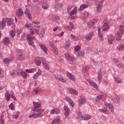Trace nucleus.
<instances>
[{"label": "nucleus", "mask_w": 124, "mask_h": 124, "mask_svg": "<svg viewBox=\"0 0 124 124\" xmlns=\"http://www.w3.org/2000/svg\"><path fill=\"white\" fill-rule=\"evenodd\" d=\"M16 52H17L19 55H23V51L21 49H16Z\"/></svg>", "instance_id": "nucleus-60"}, {"label": "nucleus", "mask_w": 124, "mask_h": 124, "mask_svg": "<svg viewBox=\"0 0 124 124\" xmlns=\"http://www.w3.org/2000/svg\"><path fill=\"white\" fill-rule=\"evenodd\" d=\"M66 75L68 77L70 80H71L72 81H75V77H74L73 75L69 73V72H66Z\"/></svg>", "instance_id": "nucleus-13"}, {"label": "nucleus", "mask_w": 124, "mask_h": 124, "mask_svg": "<svg viewBox=\"0 0 124 124\" xmlns=\"http://www.w3.org/2000/svg\"><path fill=\"white\" fill-rule=\"evenodd\" d=\"M63 33H64V32H63V31H62L61 33H59V34H58L57 35V36H59V37H62V36L63 35Z\"/></svg>", "instance_id": "nucleus-64"}, {"label": "nucleus", "mask_w": 124, "mask_h": 124, "mask_svg": "<svg viewBox=\"0 0 124 124\" xmlns=\"http://www.w3.org/2000/svg\"><path fill=\"white\" fill-rule=\"evenodd\" d=\"M55 78L62 83H65L66 79L63 78L61 75L56 74L54 75Z\"/></svg>", "instance_id": "nucleus-8"}, {"label": "nucleus", "mask_w": 124, "mask_h": 124, "mask_svg": "<svg viewBox=\"0 0 124 124\" xmlns=\"http://www.w3.org/2000/svg\"><path fill=\"white\" fill-rule=\"evenodd\" d=\"M41 59L44 68L46 69V70H47V71H49V70H50V67H49L48 63H47V62H46V61L45 60V58H44V57H42Z\"/></svg>", "instance_id": "nucleus-5"}, {"label": "nucleus", "mask_w": 124, "mask_h": 124, "mask_svg": "<svg viewBox=\"0 0 124 124\" xmlns=\"http://www.w3.org/2000/svg\"><path fill=\"white\" fill-rule=\"evenodd\" d=\"M25 14L26 17H27L29 20H31V11L30 10L26 9L25 12Z\"/></svg>", "instance_id": "nucleus-18"}, {"label": "nucleus", "mask_w": 124, "mask_h": 124, "mask_svg": "<svg viewBox=\"0 0 124 124\" xmlns=\"http://www.w3.org/2000/svg\"><path fill=\"white\" fill-rule=\"evenodd\" d=\"M116 66H117V67H119V68H124V65L122 63H119L116 64Z\"/></svg>", "instance_id": "nucleus-44"}, {"label": "nucleus", "mask_w": 124, "mask_h": 124, "mask_svg": "<svg viewBox=\"0 0 124 124\" xmlns=\"http://www.w3.org/2000/svg\"><path fill=\"white\" fill-rule=\"evenodd\" d=\"M33 104L34 105V108L33 109V111L34 112H37V113H38L33 114L34 118H42L43 117V114H42V113L44 112V109L38 108L41 107V103L33 102Z\"/></svg>", "instance_id": "nucleus-2"}, {"label": "nucleus", "mask_w": 124, "mask_h": 124, "mask_svg": "<svg viewBox=\"0 0 124 124\" xmlns=\"http://www.w3.org/2000/svg\"><path fill=\"white\" fill-rule=\"evenodd\" d=\"M85 53L83 51H80L78 52V54H77L78 57H83L84 56Z\"/></svg>", "instance_id": "nucleus-38"}, {"label": "nucleus", "mask_w": 124, "mask_h": 124, "mask_svg": "<svg viewBox=\"0 0 124 124\" xmlns=\"http://www.w3.org/2000/svg\"><path fill=\"white\" fill-rule=\"evenodd\" d=\"M36 69L35 68H33L29 69H26V72H27V73H33V72H35Z\"/></svg>", "instance_id": "nucleus-30"}, {"label": "nucleus", "mask_w": 124, "mask_h": 124, "mask_svg": "<svg viewBox=\"0 0 124 124\" xmlns=\"http://www.w3.org/2000/svg\"><path fill=\"white\" fill-rule=\"evenodd\" d=\"M102 98V95H100L97 96L96 98V102H99V101H100Z\"/></svg>", "instance_id": "nucleus-41"}, {"label": "nucleus", "mask_w": 124, "mask_h": 124, "mask_svg": "<svg viewBox=\"0 0 124 124\" xmlns=\"http://www.w3.org/2000/svg\"><path fill=\"white\" fill-rule=\"evenodd\" d=\"M80 50V46H77L75 47V52H77L78 51H79Z\"/></svg>", "instance_id": "nucleus-59"}, {"label": "nucleus", "mask_w": 124, "mask_h": 124, "mask_svg": "<svg viewBox=\"0 0 124 124\" xmlns=\"http://www.w3.org/2000/svg\"><path fill=\"white\" fill-rule=\"evenodd\" d=\"M22 33V30H17V37H20V34Z\"/></svg>", "instance_id": "nucleus-57"}, {"label": "nucleus", "mask_w": 124, "mask_h": 124, "mask_svg": "<svg viewBox=\"0 0 124 124\" xmlns=\"http://www.w3.org/2000/svg\"><path fill=\"white\" fill-rule=\"evenodd\" d=\"M46 29L47 28L45 26L42 28L40 32V36H39L40 38H42V37H44V34H45V31H46Z\"/></svg>", "instance_id": "nucleus-15"}, {"label": "nucleus", "mask_w": 124, "mask_h": 124, "mask_svg": "<svg viewBox=\"0 0 124 124\" xmlns=\"http://www.w3.org/2000/svg\"><path fill=\"white\" fill-rule=\"evenodd\" d=\"M64 56H65V59H66L67 61H68L69 58H70V55L67 53H66L64 54Z\"/></svg>", "instance_id": "nucleus-45"}, {"label": "nucleus", "mask_w": 124, "mask_h": 124, "mask_svg": "<svg viewBox=\"0 0 124 124\" xmlns=\"http://www.w3.org/2000/svg\"><path fill=\"white\" fill-rule=\"evenodd\" d=\"M83 16L84 18H88V17H89V13L88 12H84L83 14Z\"/></svg>", "instance_id": "nucleus-56"}, {"label": "nucleus", "mask_w": 124, "mask_h": 124, "mask_svg": "<svg viewBox=\"0 0 124 124\" xmlns=\"http://www.w3.org/2000/svg\"><path fill=\"white\" fill-rule=\"evenodd\" d=\"M34 32L37 35L40 36V34L39 33V30L33 28L32 29H30V33L28 34L27 35V39L28 41V43L29 45H31V46H32L33 48L35 47V46H34V42H33V40H35L36 38L35 37L32 36L33 34H34Z\"/></svg>", "instance_id": "nucleus-1"}, {"label": "nucleus", "mask_w": 124, "mask_h": 124, "mask_svg": "<svg viewBox=\"0 0 124 124\" xmlns=\"http://www.w3.org/2000/svg\"><path fill=\"white\" fill-rule=\"evenodd\" d=\"M110 28V26H109V24L107 23H105L104 24V29L103 31H108Z\"/></svg>", "instance_id": "nucleus-32"}, {"label": "nucleus", "mask_w": 124, "mask_h": 124, "mask_svg": "<svg viewBox=\"0 0 124 124\" xmlns=\"http://www.w3.org/2000/svg\"><path fill=\"white\" fill-rule=\"evenodd\" d=\"M19 61H24V60H25V55H19Z\"/></svg>", "instance_id": "nucleus-43"}, {"label": "nucleus", "mask_w": 124, "mask_h": 124, "mask_svg": "<svg viewBox=\"0 0 124 124\" xmlns=\"http://www.w3.org/2000/svg\"><path fill=\"white\" fill-rule=\"evenodd\" d=\"M61 122V117L60 116H58L55 120H53L52 121L51 123L52 124H60Z\"/></svg>", "instance_id": "nucleus-24"}, {"label": "nucleus", "mask_w": 124, "mask_h": 124, "mask_svg": "<svg viewBox=\"0 0 124 124\" xmlns=\"http://www.w3.org/2000/svg\"><path fill=\"white\" fill-rule=\"evenodd\" d=\"M6 24V23L5 21L2 20L1 22V27L2 28H4L5 27V25Z\"/></svg>", "instance_id": "nucleus-61"}, {"label": "nucleus", "mask_w": 124, "mask_h": 124, "mask_svg": "<svg viewBox=\"0 0 124 124\" xmlns=\"http://www.w3.org/2000/svg\"><path fill=\"white\" fill-rule=\"evenodd\" d=\"M87 102V100L83 96H81L78 100V106H82V105L85 104Z\"/></svg>", "instance_id": "nucleus-10"}, {"label": "nucleus", "mask_w": 124, "mask_h": 124, "mask_svg": "<svg viewBox=\"0 0 124 124\" xmlns=\"http://www.w3.org/2000/svg\"><path fill=\"white\" fill-rule=\"evenodd\" d=\"M14 74L16 76H18L19 74H21V76H22V77H23V78H27V73H26V72H20L19 71V70H16L14 72Z\"/></svg>", "instance_id": "nucleus-7"}, {"label": "nucleus", "mask_w": 124, "mask_h": 124, "mask_svg": "<svg viewBox=\"0 0 124 124\" xmlns=\"http://www.w3.org/2000/svg\"><path fill=\"white\" fill-rule=\"evenodd\" d=\"M71 8H72V6L70 5H68L67 6V11L68 12H70V11H71Z\"/></svg>", "instance_id": "nucleus-62"}, {"label": "nucleus", "mask_w": 124, "mask_h": 124, "mask_svg": "<svg viewBox=\"0 0 124 124\" xmlns=\"http://www.w3.org/2000/svg\"><path fill=\"white\" fill-rule=\"evenodd\" d=\"M110 99L112 100L113 102L115 104H118V103H120V100L121 99L119 97H116V98H115L113 96H111Z\"/></svg>", "instance_id": "nucleus-14"}, {"label": "nucleus", "mask_w": 124, "mask_h": 124, "mask_svg": "<svg viewBox=\"0 0 124 124\" xmlns=\"http://www.w3.org/2000/svg\"><path fill=\"white\" fill-rule=\"evenodd\" d=\"M64 110L65 111V117H68L69 115H70V109L68 107L65 106L64 107Z\"/></svg>", "instance_id": "nucleus-11"}, {"label": "nucleus", "mask_w": 124, "mask_h": 124, "mask_svg": "<svg viewBox=\"0 0 124 124\" xmlns=\"http://www.w3.org/2000/svg\"><path fill=\"white\" fill-rule=\"evenodd\" d=\"M69 25L70 26H67V28L69 31H72V30L74 29V24H73V23L72 22H70Z\"/></svg>", "instance_id": "nucleus-28"}, {"label": "nucleus", "mask_w": 124, "mask_h": 124, "mask_svg": "<svg viewBox=\"0 0 124 124\" xmlns=\"http://www.w3.org/2000/svg\"><path fill=\"white\" fill-rule=\"evenodd\" d=\"M49 44L50 47L51 48H52V49H54V48L56 47H55V45H54V43H53V42H49Z\"/></svg>", "instance_id": "nucleus-53"}, {"label": "nucleus", "mask_w": 124, "mask_h": 124, "mask_svg": "<svg viewBox=\"0 0 124 124\" xmlns=\"http://www.w3.org/2000/svg\"><path fill=\"white\" fill-rule=\"evenodd\" d=\"M99 37L101 41H103L104 38H103V35L101 32H99L98 33Z\"/></svg>", "instance_id": "nucleus-42"}, {"label": "nucleus", "mask_w": 124, "mask_h": 124, "mask_svg": "<svg viewBox=\"0 0 124 124\" xmlns=\"http://www.w3.org/2000/svg\"><path fill=\"white\" fill-rule=\"evenodd\" d=\"M105 106H106V107L109 108L111 112H114V107L113 106V105H112V104H109L108 103H105Z\"/></svg>", "instance_id": "nucleus-19"}, {"label": "nucleus", "mask_w": 124, "mask_h": 124, "mask_svg": "<svg viewBox=\"0 0 124 124\" xmlns=\"http://www.w3.org/2000/svg\"><path fill=\"white\" fill-rule=\"evenodd\" d=\"M88 28L89 29L91 28H93L94 26L95 25V22L94 21H90L88 23Z\"/></svg>", "instance_id": "nucleus-25"}, {"label": "nucleus", "mask_w": 124, "mask_h": 124, "mask_svg": "<svg viewBox=\"0 0 124 124\" xmlns=\"http://www.w3.org/2000/svg\"><path fill=\"white\" fill-rule=\"evenodd\" d=\"M35 63L36 64V65L39 66V65H41V62L40 60H36L35 61Z\"/></svg>", "instance_id": "nucleus-49"}, {"label": "nucleus", "mask_w": 124, "mask_h": 124, "mask_svg": "<svg viewBox=\"0 0 124 124\" xmlns=\"http://www.w3.org/2000/svg\"><path fill=\"white\" fill-rule=\"evenodd\" d=\"M102 7H103V6L98 5V6L96 7V12L97 13H100V12H101Z\"/></svg>", "instance_id": "nucleus-36"}, {"label": "nucleus", "mask_w": 124, "mask_h": 124, "mask_svg": "<svg viewBox=\"0 0 124 124\" xmlns=\"http://www.w3.org/2000/svg\"><path fill=\"white\" fill-rule=\"evenodd\" d=\"M13 23V18H11L7 21V26H11Z\"/></svg>", "instance_id": "nucleus-37"}, {"label": "nucleus", "mask_w": 124, "mask_h": 124, "mask_svg": "<svg viewBox=\"0 0 124 124\" xmlns=\"http://www.w3.org/2000/svg\"><path fill=\"white\" fill-rule=\"evenodd\" d=\"M25 27L27 29H29V28H36V29H40V25H35L33 24H31V23H28L25 25Z\"/></svg>", "instance_id": "nucleus-9"}, {"label": "nucleus", "mask_w": 124, "mask_h": 124, "mask_svg": "<svg viewBox=\"0 0 124 124\" xmlns=\"http://www.w3.org/2000/svg\"><path fill=\"white\" fill-rule=\"evenodd\" d=\"M12 61H13V59L12 58H6L3 60V62L5 64H8Z\"/></svg>", "instance_id": "nucleus-23"}, {"label": "nucleus", "mask_w": 124, "mask_h": 124, "mask_svg": "<svg viewBox=\"0 0 124 124\" xmlns=\"http://www.w3.org/2000/svg\"><path fill=\"white\" fill-rule=\"evenodd\" d=\"M10 35L12 37H14L15 36V31H12L10 32Z\"/></svg>", "instance_id": "nucleus-55"}, {"label": "nucleus", "mask_w": 124, "mask_h": 124, "mask_svg": "<svg viewBox=\"0 0 124 124\" xmlns=\"http://www.w3.org/2000/svg\"><path fill=\"white\" fill-rule=\"evenodd\" d=\"M66 101H67V102H68V103H69V104H70V105L72 107H74L75 104H74V102H73V101H72V100L71 99V98L70 97H69L68 96H66Z\"/></svg>", "instance_id": "nucleus-17"}, {"label": "nucleus", "mask_w": 124, "mask_h": 124, "mask_svg": "<svg viewBox=\"0 0 124 124\" xmlns=\"http://www.w3.org/2000/svg\"><path fill=\"white\" fill-rule=\"evenodd\" d=\"M39 46L41 47V49L43 50L44 53H47V51H48V48L47 47L44 45L43 44H39Z\"/></svg>", "instance_id": "nucleus-22"}, {"label": "nucleus", "mask_w": 124, "mask_h": 124, "mask_svg": "<svg viewBox=\"0 0 124 124\" xmlns=\"http://www.w3.org/2000/svg\"><path fill=\"white\" fill-rule=\"evenodd\" d=\"M99 111L101 113H104V114H106L107 113V109L106 108L100 109Z\"/></svg>", "instance_id": "nucleus-46"}, {"label": "nucleus", "mask_w": 124, "mask_h": 124, "mask_svg": "<svg viewBox=\"0 0 124 124\" xmlns=\"http://www.w3.org/2000/svg\"><path fill=\"white\" fill-rule=\"evenodd\" d=\"M32 24H34L35 25H36V26H39L38 25H40V21H34L32 22Z\"/></svg>", "instance_id": "nucleus-51"}, {"label": "nucleus", "mask_w": 124, "mask_h": 124, "mask_svg": "<svg viewBox=\"0 0 124 124\" xmlns=\"http://www.w3.org/2000/svg\"><path fill=\"white\" fill-rule=\"evenodd\" d=\"M5 96L7 97L6 99V100H7V101H9V100H10V97L11 96V95H10V94H9V92L8 91H6Z\"/></svg>", "instance_id": "nucleus-31"}, {"label": "nucleus", "mask_w": 124, "mask_h": 124, "mask_svg": "<svg viewBox=\"0 0 124 124\" xmlns=\"http://www.w3.org/2000/svg\"><path fill=\"white\" fill-rule=\"evenodd\" d=\"M120 32L122 34H124V26L120 25Z\"/></svg>", "instance_id": "nucleus-39"}, {"label": "nucleus", "mask_w": 124, "mask_h": 124, "mask_svg": "<svg viewBox=\"0 0 124 124\" xmlns=\"http://www.w3.org/2000/svg\"><path fill=\"white\" fill-rule=\"evenodd\" d=\"M88 7H89V5L83 4L80 7L79 10H80V11H82V10H84V9H86V8H88Z\"/></svg>", "instance_id": "nucleus-35"}, {"label": "nucleus", "mask_w": 124, "mask_h": 124, "mask_svg": "<svg viewBox=\"0 0 124 124\" xmlns=\"http://www.w3.org/2000/svg\"><path fill=\"white\" fill-rule=\"evenodd\" d=\"M71 38H72L73 40H75V41L77 40V36H74L73 34H71Z\"/></svg>", "instance_id": "nucleus-50"}, {"label": "nucleus", "mask_w": 124, "mask_h": 124, "mask_svg": "<svg viewBox=\"0 0 124 124\" xmlns=\"http://www.w3.org/2000/svg\"><path fill=\"white\" fill-rule=\"evenodd\" d=\"M108 43H109V44H112L113 43V40H114V37H113L112 35H109L108 37Z\"/></svg>", "instance_id": "nucleus-27"}, {"label": "nucleus", "mask_w": 124, "mask_h": 124, "mask_svg": "<svg viewBox=\"0 0 124 124\" xmlns=\"http://www.w3.org/2000/svg\"><path fill=\"white\" fill-rule=\"evenodd\" d=\"M16 14L18 17H22L24 15V12H23L22 8H20L18 9V12Z\"/></svg>", "instance_id": "nucleus-21"}, {"label": "nucleus", "mask_w": 124, "mask_h": 124, "mask_svg": "<svg viewBox=\"0 0 124 124\" xmlns=\"http://www.w3.org/2000/svg\"><path fill=\"white\" fill-rule=\"evenodd\" d=\"M42 7L43 8H44V9H45V10L49 8V3H48V2L46 0H44L43 3L42 5Z\"/></svg>", "instance_id": "nucleus-20"}, {"label": "nucleus", "mask_w": 124, "mask_h": 124, "mask_svg": "<svg viewBox=\"0 0 124 124\" xmlns=\"http://www.w3.org/2000/svg\"><path fill=\"white\" fill-rule=\"evenodd\" d=\"M85 39H86V40L90 41V40H92V36L87 35V36H85Z\"/></svg>", "instance_id": "nucleus-58"}, {"label": "nucleus", "mask_w": 124, "mask_h": 124, "mask_svg": "<svg viewBox=\"0 0 124 124\" xmlns=\"http://www.w3.org/2000/svg\"><path fill=\"white\" fill-rule=\"evenodd\" d=\"M97 79L99 83H101V81H102V72H101V70L98 71Z\"/></svg>", "instance_id": "nucleus-16"}, {"label": "nucleus", "mask_w": 124, "mask_h": 124, "mask_svg": "<svg viewBox=\"0 0 124 124\" xmlns=\"http://www.w3.org/2000/svg\"><path fill=\"white\" fill-rule=\"evenodd\" d=\"M68 61H69L70 62H74V61H75V58L70 56L69 59H68Z\"/></svg>", "instance_id": "nucleus-54"}, {"label": "nucleus", "mask_w": 124, "mask_h": 124, "mask_svg": "<svg viewBox=\"0 0 124 124\" xmlns=\"http://www.w3.org/2000/svg\"><path fill=\"white\" fill-rule=\"evenodd\" d=\"M53 49V52L54 54H55V55H58V54H59V52H58V49H57V48L54 47Z\"/></svg>", "instance_id": "nucleus-52"}, {"label": "nucleus", "mask_w": 124, "mask_h": 124, "mask_svg": "<svg viewBox=\"0 0 124 124\" xmlns=\"http://www.w3.org/2000/svg\"><path fill=\"white\" fill-rule=\"evenodd\" d=\"M71 44V42H70V40L67 41L65 43V45L64 46L65 49H68L69 47H70Z\"/></svg>", "instance_id": "nucleus-29"}, {"label": "nucleus", "mask_w": 124, "mask_h": 124, "mask_svg": "<svg viewBox=\"0 0 124 124\" xmlns=\"http://www.w3.org/2000/svg\"><path fill=\"white\" fill-rule=\"evenodd\" d=\"M11 97H12V98H13V99H14L16 101H17V99H16V97L14 95V93H13V92H11Z\"/></svg>", "instance_id": "nucleus-48"}, {"label": "nucleus", "mask_w": 124, "mask_h": 124, "mask_svg": "<svg viewBox=\"0 0 124 124\" xmlns=\"http://www.w3.org/2000/svg\"><path fill=\"white\" fill-rule=\"evenodd\" d=\"M77 12V8H75L70 13L69 15L71 16V20H74V19H76L77 17L76 16H74L76 14V13Z\"/></svg>", "instance_id": "nucleus-6"}, {"label": "nucleus", "mask_w": 124, "mask_h": 124, "mask_svg": "<svg viewBox=\"0 0 124 124\" xmlns=\"http://www.w3.org/2000/svg\"><path fill=\"white\" fill-rule=\"evenodd\" d=\"M63 7V4L62 3H59L54 4L53 6V8L55 9V11H59V10H62V9Z\"/></svg>", "instance_id": "nucleus-4"}, {"label": "nucleus", "mask_w": 124, "mask_h": 124, "mask_svg": "<svg viewBox=\"0 0 124 124\" xmlns=\"http://www.w3.org/2000/svg\"><path fill=\"white\" fill-rule=\"evenodd\" d=\"M32 93H35V94H37V93H40V89H39V87H37L33 90Z\"/></svg>", "instance_id": "nucleus-34"}, {"label": "nucleus", "mask_w": 124, "mask_h": 124, "mask_svg": "<svg viewBox=\"0 0 124 124\" xmlns=\"http://www.w3.org/2000/svg\"><path fill=\"white\" fill-rule=\"evenodd\" d=\"M124 49V45H120L118 46V50L119 51H123V50Z\"/></svg>", "instance_id": "nucleus-40"}, {"label": "nucleus", "mask_w": 124, "mask_h": 124, "mask_svg": "<svg viewBox=\"0 0 124 124\" xmlns=\"http://www.w3.org/2000/svg\"><path fill=\"white\" fill-rule=\"evenodd\" d=\"M87 81L88 83L91 85V86H92L93 88H96V86H97L95 83H94L93 81L91 79H87Z\"/></svg>", "instance_id": "nucleus-26"}, {"label": "nucleus", "mask_w": 124, "mask_h": 124, "mask_svg": "<svg viewBox=\"0 0 124 124\" xmlns=\"http://www.w3.org/2000/svg\"><path fill=\"white\" fill-rule=\"evenodd\" d=\"M92 117L89 114H84L82 115V113L79 112L77 116V119H78L80 121H88L91 119Z\"/></svg>", "instance_id": "nucleus-3"}, {"label": "nucleus", "mask_w": 124, "mask_h": 124, "mask_svg": "<svg viewBox=\"0 0 124 124\" xmlns=\"http://www.w3.org/2000/svg\"><path fill=\"white\" fill-rule=\"evenodd\" d=\"M67 91L69 92V93H72V94H75L76 95L78 94V92L73 88H68L67 89Z\"/></svg>", "instance_id": "nucleus-12"}, {"label": "nucleus", "mask_w": 124, "mask_h": 124, "mask_svg": "<svg viewBox=\"0 0 124 124\" xmlns=\"http://www.w3.org/2000/svg\"><path fill=\"white\" fill-rule=\"evenodd\" d=\"M82 71L84 73H86V72H87L88 71V69H87V67H83L82 68Z\"/></svg>", "instance_id": "nucleus-63"}, {"label": "nucleus", "mask_w": 124, "mask_h": 124, "mask_svg": "<svg viewBox=\"0 0 124 124\" xmlns=\"http://www.w3.org/2000/svg\"><path fill=\"white\" fill-rule=\"evenodd\" d=\"M115 36L117 40H121V39H122V35L119 32H116L115 33Z\"/></svg>", "instance_id": "nucleus-33"}, {"label": "nucleus", "mask_w": 124, "mask_h": 124, "mask_svg": "<svg viewBox=\"0 0 124 124\" xmlns=\"http://www.w3.org/2000/svg\"><path fill=\"white\" fill-rule=\"evenodd\" d=\"M4 43H9V42H10V40L9 39V38H7V37H5L4 39Z\"/></svg>", "instance_id": "nucleus-47"}]
</instances>
